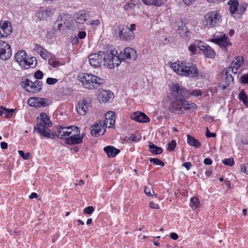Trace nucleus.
<instances>
[{
    "mask_svg": "<svg viewBox=\"0 0 248 248\" xmlns=\"http://www.w3.org/2000/svg\"><path fill=\"white\" fill-rule=\"evenodd\" d=\"M48 64L54 68L58 67L61 65L59 61L53 59H50L48 60Z\"/></svg>",
    "mask_w": 248,
    "mask_h": 248,
    "instance_id": "37998d69",
    "label": "nucleus"
},
{
    "mask_svg": "<svg viewBox=\"0 0 248 248\" xmlns=\"http://www.w3.org/2000/svg\"><path fill=\"white\" fill-rule=\"evenodd\" d=\"M198 46L199 49L201 50L204 56L210 58H214L216 53L214 50L208 45L204 44L200 41L197 40L195 42Z\"/></svg>",
    "mask_w": 248,
    "mask_h": 248,
    "instance_id": "ddd939ff",
    "label": "nucleus"
},
{
    "mask_svg": "<svg viewBox=\"0 0 248 248\" xmlns=\"http://www.w3.org/2000/svg\"><path fill=\"white\" fill-rule=\"evenodd\" d=\"M19 155L24 159H28L29 157L30 154L29 153H27L26 154L22 150H19L18 151Z\"/></svg>",
    "mask_w": 248,
    "mask_h": 248,
    "instance_id": "603ef678",
    "label": "nucleus"
},
{
    "mask_svg": "<svg viewBox=\"0 0 248 248\" xmlns=\"http://www.w3.org/2000/svg\"><path fill=\"white\" fill-rule=\"evenodd\" d=\"M105 117L109 119V125L108 127H113L115 123V114L113 111H108L105 115Z\"/></svg>",
    "mask_w": 248,
    "mask_h": 248,
    "instance_id": "2f4dec72",
    "label": "nucleus"
},
{
    "mask_svg": "<svg viewBox=\"0 0 248 248\" xmlns=\"http://www.w3.org/2000/svg\"><path fill=\"white\" fill-rule=\"evenodd\" d=\"M12 55V50L10 46L5 42L2 43L0 46V58L2 60L6 61Z\"/></svg>",
    "mask_w": 248,
    "mask_h": 248,
    "instance_id": "2eb2a0df",
    "label": "nucleus"
},
{
    "mask_svg": "<svg viewBox=\"0 0 248 248\" xmlns=\"http://www.w3.org/2000/svg\"><path fill=\"white\" fill-rule=\"evenodd\" d=\"M228 4L229 6V11L231 16L235 18L239 5L238 0H230L228 2Z\"/></svg>",
    "mask_w": 248,
    "mask_h": 248,
    "instance_id": "393cba45",
    "label": "nucleus"
},
{
    "mask_svg": "<svg viewBox=\"0 0 248 248\" xmlns=\"http://www.w3.org/2000/svg\"><path fill=\"white\" fill-rule=\"evenodd\" d=\"M196 107L195 103L189 102L184 98H180L171 102L169 109L171 112L179 114L183 113L184 110L193 111Z\"/></svg>",
    "mask_w": 248,
    "mask_h": 248,
    "instance_id": "7ed1b4c3",
    "label": "nucleus"
},
{
    "mask_svg": "<svg viewBox=\"0 0 248 248\" xmlns=\"http://www.w3.org/2000/svg\"><path fill=\"white\" fill-rule=\"evenodd\" d=\"M86 36V33L84 31H80L78 34V38L80 39L85 38Z\"/></svg>",
    "mask_w": 248,
    "mask_h": 248,
    "instance_id": "13d9d810",
    "label": "nucleus"
},
{
    "mask_svg": "<svg viewBox=\"0 0 248 248\" xmlns=\"http://www.w3.org/2000/svg\"><path fill=\"white\" fill-rule=\"evenodd\" d=\"M247 7V4L246 3H243L240 4L239 6L238 5L237 13L235 14V18H240L241 17L242 15L245 12Z\"/></svg>",
    "mask_w": 248,
    "mask_h": 248,
    "instance_id": "473e14b6",
    "label": "nucleus"
},
{
    "mask_svg": "<svg viewBox=\"0 0 248 248\" xmlns=\"http://www.w3.org/2000/svg\"><path fill=\"white\" fill-rule=\"evenodd\" d=\"M168 150L169 151H172L176 147V142L175 140H172L170 142L168 143Z\"/></svg>",
    "mask_w": 248,
    "mask_h": 248,
    "instance_id": "a18cd8bd",
    "label": "nucleus"
},
{
    "mask_svg": "<svg viewBox=\"0 0 248 248\" xmlns=\"http://www.w3.org/2000/svg\"><path fill=\"white\" fill-rule=\"evenodd\" d=\"M150 207L152 209H158L159 208V206L157 204L153 202H150Z\"/></svg>",
    "mask_w": 248,
    "mask_h": 248,
    "instance_id": "052dcab7",
    "label": "nucleus"
},
{
    "mask_svg": "<svg viewBox=\"0 0 248 248\" xmlns=\"http://www.w3.org/2000/svg\"><path fill=\"white\" fill-rule=\"evenodd\" d=\"M191 206L194 208H197L199 207L200 201L197 197H192L190 200Z\"/></svg>",
    "mask_w": 248,
    "mask_h": 248,
    "instance_id": "e433bc0d",
    "label": "nucleus"
},
{
    "mask_svg": "<svg viewBox=\"0 0 248 248\" xmlns=\"http://www.w3.org/2000/svg\"><path fill=\"white\" fill-rule=\"evenodd\" d=\"M205 135L207 138H210V137L213 138V137H216V133H214L210 132V131L208 130V128H207V131L206 132Z\"/></svg>",
    "mask_w": 248,
    "mask_h": 248,
    "instance_id": "e2e57ef3",
    "label": "nucleus"
},
{
    "mask_svg": "<svg viewBox=\"0 0 248 248\" xmlns=\"http://www.w3.org/2000/svg\"><path fill=\"white\" fill-rule=\"evenodd\" d=\"M25 62H24V64L23 65H20L22 68L24 69H26L28 68V62H29V58H26L24 60Z\"/></svg>",
    "mask_w": 248,
    "mask_h": 248,
    "instance_id": "0e129e2a",
    "label": "nucleus"
},
{
    "mask_svg": "<svg viewBox=\"0 0 248 248\" xmlns=\"http://www.w3.org/2000/svg\"><path fill=\"white\" fill-rule=\"evenodd\" d=\"M34 77L36 80L42 79L43 77V73L42 71L38 70L35 72Z\"/></svg>",
    "mask_w": 248,
    "mask_h": 248,
    "instance_id": "8fccbe9b",
    "label": "nucleus"
},
{
    "mask_svg": "<svg viewBox=\"0 0 248 248\" xmlns=\"http://www.w3.org/2000/svg\"><path fill=\"white\" fill-rule=\"evenodd\" d=\"M205 26L207 28L214 27L221 21V16L217 11H212L204 16Z\"/></svg>",
    "mask_w": 248,
    "mask_h": 248,
    "instance_id": "6e6552de",
    "label": "nucleus"
},
{
    "mask_svg": "<svg viewBox=\"0 0 248 248\" xmlns=\"http://www.w3.org/2000/svg\"><path fill=\"white\" fill-rule=\"evenodd\" d=\"M149 147L150 151L154 154L159 155L163 152V149L161 147L155 145L153 143H150Z\"/></svg>",
    "mask_w": 248,
    "mask_h": 248,
    "instance_id": "7c9ffc66",
    "label": "nucleus"
},
{
    "mask_svg": "<svg viewBox=\"0 0 248 248\" xmlns=\"http://www.w3.org/2000/svg\"><path fill=\"white\" fill-rule=\"evenodd\" d=\"M104 151L106 153L108 157H113L118 155L120 151L112 146H108L104 148Z\"/></svg>",
    "mask_w": 248,
    "mask_h": 248,
    "instance_id": "bb28decb",
    "label": "nucleus"
},
{
    "mask_svg": "<svg viewBox=\"0 0 248 248\" xmlns=\"http://www.w3.org/2000/svg\"><path fill=\"white\" fill-rule=\"evenodd\" d=\"M240 65L239 64L237 67L232 66H230L226 68L224 70V72H229L230 74H232V73L236 74L238 67H239Z\"/></svg>",
    "mask_w": 248,
    "mask_h": 248,
    "instance_id": "79ce46f5",
    "label": "nucleus"
},
{
    "mask_svg": "<svg viewBox=\"0 0 248 248\" xmlns=\"http://www.w3.org/2000/svg\"><path fill=\"white\" fill-rule=\"evenodd\" d=\"M14 109H7L5 108L3 111V114L2 117L4 118H10L12 117L13 115V112H14Z\"/></svg>",
    "mask_w": 248,
    "mask_h": 248,
    "instance_id": "a19ab883",
    "label": "nucleus"
},
{
    "mask_svg": "<svg viewBox=\"0 0 248 248\" xmlns=\"http://www.w3.org/2000/svg\"><path fill=\"white\" fill-rule=\"evenodd\" d=\"M93 206H90L84 208L83 212L84 214L90 215L93 212Z\"/></svg>",
    "mask_w": 248,
    "mask_h": 248,
    "instance_id": "3c124183",
    "label": "nucleus"
},
{
    "mask_svg": "<svg viewBox=\"0 0 248 248\" xmlns=\"http://www.w3.org/2000/svg\"><path fill=\"white\" fill-rule=\"evenodd\" d=\"M41 136L47 138L54 139L56 137H57V133L55 134L53 133L51 134L50 130L49 129H48V131L44 132V133L41 135Z\"/></svg>",
    "mask_w": 248,
    "mask_h": 248,
    "instance_id": "4c0bfd02",
    "label": "nucleus"
},
{
    "mask_svg": "<svg viewBox=\"0 0 248 248\" xmlns=\"http://www.w3.org/2000/svg\"><path fill=\"white\" fill-rule=\"evenodd\" d=\"M12 31L11 23L4 21L0 23V37H4L10 35Z\"/></svg>",
    "mask_w": 248,
    "mask_h": 248,
    "instance_id": "6ab92c4d",
    "label": "nucleus"
},
{
    "mask_svg": "<svg viewBox=\"0 0 248 248\" xmlns=\"http://www.w3.org/2000/svg\"><path fill=\"white\" fill-rule=\"evenodd\" d=\"M175 24L177 27V32L181 36L183 37L190 36V32L187 30V28L183 24L181 20L176 21Z\"/></svg>",
    "mask_w": 248,
    "mask_h": 248,
    "instance_id": "a211bd4d",
    "label": "nucleus"
},
{
    "mask_svg": "<svg viewBox=\"0 0 248 248\" xmlns=\"http://www.w3.org/2000/svg\"><path fill=\"white\" fill-rule=\"evenodd\" d=\"M131 119L140 123H147L150 121L149 118L144 113L135 112L131 115Z\"/></svg>",
    "mask_w": 248,
    "mask_h": 248,
    "instance_id": "412c9836",
    "label": "nucleus"
},
{
    "mask_svg": "<svg viewBox=\"0 0 248 248\" xmlns=\"http://www.w3.org/2000/svg\"><path fill=\"white\" fill-rule=\"evenodd\" d=\"M36 49L40 56L44 59L48 58L49 53L47 51L40 45L36 46Z\"/></svg>",
    "mask_w": 248,
    "mask_h": 248,
    "instance_id": "72a5a7b5",
    "label": "nucleus"
},
{
    "mask_svg": "<svg viewBox=\"0 0 248 248\" xmlns=\"http://www.w3.org/2000/svg\"><path fill=\"white\" fill-rule=\"evenodd\" d=\"M26 57L27 54L26 51L24 50L17 51L15 56V59L19 65H23L24 64V60Z\"/></svg>",
    "mask_w": 248,
    "mask_h": 248,
    "instance_id": "a878e982",
    "label": "nucleus"
},
{
    "mask_svg": "<svg viewBox=\"0 0 248 248\" xmlns=\"http://www.w3.org/2000/svg\"><path fill=\"white\" fill-rule=\"evenodd\" d=\"M40 100H38V108L40 107H44L47 105V103L46 102V100L44 98H39Z\"/></svg>",
    "mask_w": 248,
    "mask_h": 248,
    "instance_id": "864d4df0",
    "label": "nucleus"
},
{
    "mask_svg": "<svg viewBox=\"0 0 248 248\" xmlns=\"http://www.w3.org/2000/svg\"><path fill=\"white\" fill-rule=\"evenodd\" d=\"M78 38L77 36H75L71 39V43L73 45H76L78 42Z\"/></svg>",
    "mask_w": 248,
    "mask_h": 248,
    "instance_id": "774afa93",
    "label": "nucleus"
},
{
    "mask_svg": "<svg viewBox=\"0 0 248 248\" xmlns=\"http://www.w3.org/2000/svg\"><path fill=\"white\" fill-rule=\"evenodd\" d=\"M89 17L88 14L84 10L78 12L75 16V21L78 24L84 23Z\"/></svg>",
    "mask_w": 248,
    "mask_h": 248,
    "instance_id": "5701e85b",
    "label": "nucleus"
},
{
    "mask_svg": "<svg viewBox=\"0 0 248 248\" xmlns=\"http://www.w3.org/2000/svg\"><path fill=\"white\" fill-rule=\"evenodd\" d=\"M37 64V60L35 57L29 58L28 68L34 67Z\"/></svg>",
    "mask_w": 248,
    "mask_h": 248,
    "instance_id": "58836bf2",
    "label": "nucleus"
},
{
    "mask_svg": "<svg viewBox=\"0 0 248 248\" xmlns=\"http://www.w3.org/2000/svg\"><path fill=\"white\" fill-rule=\"evenodd\" d=\"M183 166L185 167L187 170H189L191 168L192 164L189 162H186L183 163Z\"/></svg>",
    "mask_w": 248,
    "mask_h": 248,
    "instance_id": "69168bd1",
    "label": "nucleus"
},
{
    "mask_svg": "<svg viewBox=\"0 0 248 248\" xmlns=\"http://www.w3.org/2000/svg\"><path fill=\"white\" fill-rule=\"evenodd\" d=\"M51 125L49 117L46 113H42L37 117V124L34 127V130L41 135L48 131Z\"/></svg>",
    "mask_w": 248,
    "mask_h": 248,
    "instance_id": "423d86ee",
    "label": "nucleus"
},
{
    "mask_svg": "<svg viewBox=\"0 0 248 248\" xmlns=\"http://www.w3.org/2000/svg\"><path fill=\"white\" fill-rule=\"evenodd\" d=\"M241 170L242 172L248 174V163L246 164H241Z\"/></svg>",
    "mask_w": 248,
    "mask_h": 248,
    "instance_id": "4d7b16f0",
    "label": "nucleus"
},
{
    "mask_svg": "<svg viewBox=\"0 0 248 248\" xmlns=\"http://www.w3.org/2000/svg\"><path fill=\"white\" fill-rule=\"evenodd\" d=\"M38 100L39 98H30L28 100V104L31 107H35L36 108H38L39 106L38 104Z\"/></svg>",
    "mask_w": 248,
    "mask_h": 248,
    "instance_id": "c9c22d12",
    "label": "nucleus"
},
{
    "mask_svg": "<svg viewBox=\"0 0 248 248\" xmlns=\"http://www.w3.org/2000/svg\"><path fill=\"white\" fill-rule=\"evenodd\" d=\"M73 126L59 127L57 132V137L60 139L64 140L65 142L66 141L68 137H69L71 132L72 131Z\"/></svg>",
    "mask_w": 248,
    "mask_h": 248,
    "instance_id": "f3484780",
    "label": "nucleus"
},
{
    "mask_svg": "<svg viewBox=\"0 0 248 248\" xmlns=\"http://www.w3.org/2000/svg\"><path fill=\"white\" fill-rule=\"evenodd\" d=\"M83 136L80 135V130L77 126H73L71 134L65 141V143L69 145L78 144L83 141Z\"/></svg>",
    "mask_w": 248,
    "mask_h": 248,
    "instance_id": "1a4fd4ad",
    "label": "nucleus"
},
{
    "mask_svg": "<svg viewBox=\"0 0 248 248\" xmlns=\"http://www.w3.org/2000/svg\"><path fill=\"white\" fill-rule=\"evenodd\" d=\"M20 85L26 91L34 93L40 92L42 90L43 83L38 80L33 82L26 79L22 81Z\"/></svg>",
    "mask_w": 248,
    "mask_h": 248,
    "instance_id": "0eeeda50",
    "label": "nucleus"
},
{
    "mask_svg": "<svg viewBox=\"0 0 248 248\" xmlns=\"http://www.w3.org/2000/svg\"><path fill=\"white\" fill-rule=\"evenodd\" d=\"M150 161L151 162H153V164H155L156 165H159L160 166L163 167L165 164L161 160L158 158H151L150 159Z\"/></svg>",
    "mask_w": 248,
    "mask_h": 248,
    "instance_id": "c03bdc74",
    "label": "nucleus"
},
{
    "mask_svg": "<svg viewBox=\"0 0 248 248\" xmlns=\"http://www.w3.org/2000/svg\"><path fill=\"white\" fill-rule=\"evenodd\" d=\"M144 191L147 195L157 197V195L155 194L154 191L150 187L145 186Z\"/></svg>",
    "mask_w": 248,
    "mask_h": 248,
    "instance_id": "ea45409f",
    "label": "nucleus"
},
{
    "mask_svg": "<svg viewBox=\"0 0 248 248\" xmlns=\"http://www.w3.org/2000/svg\"><path fill=\"white\" fill-rule=\"evenodd\" d=\"M136 30V25L131 24L130 27L121 25L118 27V35L120 39L124 41H130L135 37L133 31Z\"/></svg>",
    "mask_w": 248,
    "mask_h": 248,
    "instance_id": "39448f33",
    "label": "nucleus"
},
{
    "mask_svg": "<svg viewBox=\"0 0 248 248\" xmlns=\"http://www.w3.org/2000/svg\"><path fill=\"white\" fill-rule=\"evenodd\" d=\"M58 81V79L52 78H48L46 79V82L48 85H53Z\"/></svg>",
    "mask_w": 248,
    "mask_h": 248,
    "instance_id": "6e6d98bb",
    "label": "nucleus"
},
{
    "mask_svg": "<svg viewBox=\"0 0 248 248\" xmlns=\"http://www.w3.org/2000/svg\"><path fill=\"white\" fill-rule=\"evenodd\" d=\"M222 162L224 165H229L230 166H232L234 164L232 158L225 159L222 160Z\"/></svg>",
    "mask_w": 248,
    "mask_h": 248,
    "instance_id": "09e8293b",
    "label": "nucleus"
},
{
    "mask_svg": "<svg viewBox=\"0 0 248 248\" xmlns=\"http://www.w3.org/2000/svg\"><path fill=\"white\" fill-rule=\"evenodd\" d=\"M80 80L85 88L90 90L97 88L104 82L101 78L88 73L82 74Z\"/></svg>",
    "mask_w": 248,
    "mask_h": 248,
    "instance_id": "20e7f679",
    "label": "nucleus"
},
{
    "mask_svg": "<svg viewBox=\"0 0 248 248\" xmlns=\"http://www.w3.org/2000/svg\"><path fill=\"white\" fill-rule=\"evenodd\" d=\"M190 94L193 96H199L202 94V92L200 89H195L192 91L189 92V95Z\"/></svg>",
    "mask_w": 248,
    "mask_h": 248,
    "instance_id": "49530a36",
    "label": "nucleus"
},
{
    "mask_svg": "<svg viewBox=\"0 0 248 248\" xmlns=\"http://www.w3.org/2000/svg\"><path fill=\"white\" fill-rule=\"evenodd\" d=\"M101 124L103 125V126H104V128L106 129V127H108V126L109 125V119H108L107 118L105 117V119L103 122H101Z\"/></svg>",
    "mask_w": 248,
    "mask_h": 248,
    "instance_id": "680f3d73",
    "label": "nucleus"
},
{
    "mask_svg": "<svg viewBox=\"0 0 248 248\" xmlns=\"http://www.w3.org/2000/svg\"><path fill=\"white\" fill-rule=\"evenodd\" d=\"M140 4V0H130L123 7L125 11L132 13L136 7H139Z\"/></svg>",
    "mask_w": 248,
    "mask_h": 248,
    "instance_id": "b1692460",
    "label": "nucleus"
},
{
    "mask_svg": "<svg viewBox=\"0 0 248 248\" xmlns=\"http://www.w3.org/2000/svg\"><path fill=\"white\" fill-rule=\"evenodd\" d=\"M100 23V21L99 19L93 20H92L89 23L90 25L93 26V25H98Z\"/></svg>",
    "mask_w": 248,
    "mask_h": 248,
    "instance_id": "338daca9",
    "label": "nucleus"
},
{
    "mask_svg": "<svg viewBox=\"0 0 248 248\" xmlns=\"http://www.w3.org/2000/svg\"><path fill=\"white\" fill-rule=\"evenodd\" d=\"M239 98L240 100L244 101V100H246V99H248V96L244 90H242L239 94Z\"/></svg>",
    "mask_w": 248,
    "mask_h": 248,
    "instance_id": "5fc2aeb1",
    "label": "nucleus"
},
{
    "mask_svg": "<svg viewBox=\"0 0 248 248\" xmlns=\"http://www.w3.org/2000/svg\"><path fill=\"white\" fill-rule=\"evenodd\" d=\"M117 54V52L115 50L98 51L97 53L89 55V63L93 67L105 66L110 69H113L118 67L121 62L119 56Z\"/></svg>",
    "mask_w": 248,
    "mask_h": 248,
    "instance_id": "f257e3e1",
    "label": "nucleus"
},
{
    "mask_svg": "<svg viewBox=\"0 0 248 248\" xmlns=\"http://www.w3.org/2000/svg\"><path fill=\"white\" fill-rule=\"evenodd\" d=\"M142 1L146 5H154L159 7L164 5L167 0H142Z\"/></svg>",
    "mask_w": 248,
    "mask_h": 248,
    "instance_id": "c85d7f7f",
    "label": "nucleus"
},
{
    "mask_svg": "<svg viewBox=\"0 0 248 248\" xmlns=\"http://www.w3.org/2000/svg\"><path fill=\"white\" fill-rule=\"evenodd\" d=\"M55 12V9L51 7H47L45 10H44L43 12V16L46 17H49L52 16Z\"/></svg>",
    "mask_w": 248,
    "mask_h": 248,
    "instance_id": "f704fd0d",
    "label": "nucleus"
},
{
    "mask_svg": "<svg viewBox=\"0 0 248 248\" xmlns=\"http://www.w3.org/2000/svg\"><path fill=\"white\" fill-rule=\"evenodd\" d=\"M121 55L123 57V59L127 62L129 61H134L136 60L138 56L136 51L130 47H126Z\"/></svg>",
    "mask_w": 248,
    "mask_h": 248,
    "instance_id": "dca6fc26",
    "label": "nucleus"
},
{
    "mask_svg": "<svg viewBox=\"0 0 248 248\" xmlns=\"http://www.w3.org/2000/svg\"><path fill=\"white\" fill-rule=\"evenodd\" d=\"M170 66L176 73L182 76L196 78L197 79L205 78L204 73L199 72L197 66L190 62L178 61L171 63Z\"/></svg>",
    "mask_w": 248,
    "mask_h": 248,
    "instance_id": "f03ea898",
    "label": "nucleus"
},
{
    "mask_svg": "<svg viewBox=\"0 0 248 248\" xmlns=\"http://www.w3.org/2000/svg\"><path fill=\"white\" fill-rule=\"evenodd\" d=\"M210 41L218 45L224 49H226L228 46L232 45V43L230 42L228 37L225 34L220 36L217 35L215 38H212Z\"/></svg>",
    "mask_w": 248,
    "mask_h": 248,
    "instance_id": "f8f14e48",
    "label": "nucleus"
},
{
    "mask_svg": "<svg viewBox=\"0 0 248 248\" xmlns=\"http://www.w3.org/2000/svg\"><path fill=\"white\" fill-rule=\"evenodd\" d=\"M188 50L191 52L192 54L195 55L197 50V47L195 44L190 45L188 46Z\"/></svg>",
    "mask_w": 248,
    "mask_h": 248,
    "instance_id": "de8ad7c7",
    "label": "nucleus"
},
{
    "mask_svg": "<svg viewBox=\"0 0 248 248\" xmlns=\"http://www.w3.org/2000/svg\"><path fill=\"white\" fill-rule=\"evenodd\" d=\"M71 16L69 14L61 15L56 22L59 30L68 28L71 24Z\"/></svg>",
    "mask_w": 248,
    "mask_h": 248,
    "instance_id": "9d476101",
    "label": "nucleus"
},
{
    "mask_svg": "<svg viewBox=\"0 0 248 248\" xmlns=\"http://www.w3.org/2000/svg\"><path fill=\"white\" fill-rule=\"evenodd\" d=\"M91 128V134L95 137L102 135L106 132V129L102 124L101 122L93 125Z\"/></svg>",
    "mask_w": 248,
    "mask_h": 248,
    "instance_id": "aec40b11",
    "label": "nucleus"
},
{
    "mask_svg": "<svg viewBox=\"0 0 248 248\" xmlns=\"http://www.w3.org/2000/svg\"><path fill=\"white\" fill-rule=\"evenodd\" d=\"M92 102V99L88 97L79 102L76 108L77 111L81 115H85L88 111V107Z\"/></svg>",
    "mask_w": 248,
    "mask_h": 248,
    "instance_id": "4468645a",
    "label": "nucleus"
},
{
    "mask_svg": "<svg viewBox=\"0 0 248 248\" xmlns=\"http://www.w3.org/2000/svg\"><path fill=\"white\" fill-rule=\"evenodd\" d=\"M173 95L176 98H186L189 96V92L186 88L179 86L177 84H173L171 86Z\"/></svg>",
    "mask_w": 248,
    "mask_h": 248,
    "instance_id": "9b49d317",
    "label": "nucleus"
},
{
    "mask_svg": "<svg viewBox=\"0 0 248 248\" xmlns=\"http://www.w3.org/2000/svg\"><path fill=\"white\" fill-rule=\"evenodd\" d=\"M222 75L224 77V84L223 85V89H225L233 82V78L232 74H229V72H222Z\"/></svg>",
    "mask_w": 248,
    "mask_h": 248,
    "instance_id": "cd10ccee",
    "label": "nucleus"
},
{
    "mask_svg": "<svg viewBox=\"0 0 248 248\" xmlns=\"http://www.w3.org/2000/svg\"><path fill=\"white\" fill-rule=\"evenodd\" d=\"M241 82L244 84H248V74L243 75L241 77Z\"/></svg>",
    "mask_w": 248,
    "mask_h": 248,
    "instance_id": "bf43d9fd",
    "label": "nucleus"
},
{
    "mask_svg": "<svg viewBox=\"0 0 248 248\" xmlns=\"http://www.w3.org/2000/svg\"><path fill=\"white\" fill-rule=\"evenodd\" d=\"M113 93L109 91L102 90L99 94V101L102 103L109 101L113 97Z\"/></svg>",
    "mask_w": 248,
    "mask_h": 248,
    "instance_id": "4be33fe9",
    "label": "nucleus"
},
{
    "mask_svg": "<svg viewBox=\"0 0 248 248\" xmlns=\"http://www.w3.org/2000/svg\"><path fill=\"white\" fill-rule=\"evenodd\" d=\"M187 142L189 145L196 148H199L201 145V143L197 140L190 135H187Z\"/></svg>",
    "mask_w": 248,
    "mask_h": 248,
    "instance_id": "c756f323",
    "label": "nucleus"
}]
</instances>
